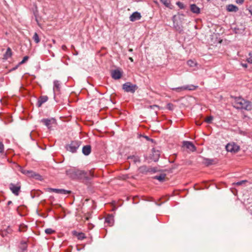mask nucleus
<instances>
[{"mask_svg": "<svg viewBox=\"0 0 252 252\" xmlns=\"http://www.w3.org/2000/svg\"><path fill=\"white\" fill-rule=\"evenodd\" d=\"M175 107L173 104L171 103H168L166 105V108L169 110H173Z\"/></svg>", "mask_w": 252, "mask_h": 252, "instance_id": "473e14b6", "label": "nucleus"}, {"mask_svg": "<svg viewBox=\"0 0 252 252\" xmlns=\"http://www.w3.org/2000/svg\"><path fill=\"white\" fill-rule=\"evenodd\" d=\"M173 23L174 27L177 31H179V32H181L183 31V27L182 26L176 23L175 21H173Z\"/></svg>", "mask_w": 252, "mask_h": 252, "instance_id": "a878e982", "label": "nucleus"}, {"mask_svg": "<svg viewBox=\"0 0 252 252\" xmlns=\"http://www.w3.org/2000/svg\"><path fill=\"white\" fill-rule=\"evenodd\" d=\"M128 51L130 52H132L133 51V49H129Z\"/></svg>", "mask_w": 252, "mask_h": 252, "instance_id": "603ef678", "label": "nucleus"}, {"mask_svg": "<svg viewBox=\"0 0 252 252\" xmlns=\"http://www.w3.org/2000/svg\"><path fill=\"white\" fill-rule=\"evenodd\" d=\"M213 120V117L212 116H210L206 118L205 121L208 124H211V123H212Z\"/></svg>", "mask_w": 252, "mask_h": 252, "instance_id": "f704fd0d", "label": "nucleus"}, {"mask_svg": "<svg viewBox=\"0 0 252 252\" xmlns=\"http://www.w3.org/2000/svg\"><path fill=\"white\" fill-rule=\"evenodd\" d=\"M81 144V142L78 140L71 141L69 144L66 145L65 149L67 151L75 153Z\"/></svg>", "mask_w": 252, "mask_h": 252, "instance_id": "7ed1b4c3", "label": "nucleus"}, {"mask_svg": "<svg viewBox=\"0 0 252 252\" xmlns=\"http://www.w3.org/2000/svg\"><path fill=\"white\" fill-rule=\"evenodd\" d=\"M190 63H192V61L191 60H189L188 61V64L189 65H191V64H190Z\"/></svg>", "mask_w": 252, "mask_h": 252, "instance_id": "3c124183", "label": "nucleus"}, {"mask_svg": "<svg viewBox=\"0 0 252 252\" xmlns=\"http://www.w3.org/2000/svg\"><path fill=\"white\" fill-rule=\"evenodd\" d=\"M160 1L167 7H169L170 5V0H160Z\"/></svg>", "mask_w": 252, "mask_h": 252, "instance_id": "c756f323", "label": "nucleus"}, {"mask_svg": "<svg viewBox=\"0 0 252 252\" xmlns=\"http://www.w3.org/2000/svg\"><path fill=\"white\" fill-rule=\"evenodd\" d=\"M196 124H197L198 125H200V124H199V123H196Z\"/></svg>", "mask_w": 252, "mask_h": 252, "instance_id": "13d9d810", "label": "nucleus"}, {"mask_svg": "<svg viewBox=\"0 0 252 252\" xmlns=\"http://www.w3.org/2000/svg\"><path fill=\"white\" fill-rule=\"evenodd\" d=\"M66 175L72 179L81 180L83 181H89L94 177V173L91 170H81L74 168L66 170Z\"/></svg>", "mask_w": 252, "mask_h": 252, "instance_id": "f257e3e1", "label": "nucleus"}, {"mask_svg": "<svg viewBox=\"0 0 252 252\" xmlns=\"http://www.w3.org/2000/svg\"><path fill=\"white\" fill-rule=\"evenodd\" d=\"M234 102H233V107L237 109H244L247 111H250L252 109V103L242 97H233Z\"/></svg>", "mask_w": 252, "mask_h": 252, "instance_id": "f03ea898", "label": "nucleus"}, {"mask_svg": "<svg viewBox=\"0 0 252 252\" xmlns=\"http://www.w3.org/2000/svg\"><path fill=\"white\" fill-rule=\"evenodd\" d=\"M48 99V97L46 95H42L39 97L36 103V106L38 107L41 106L43 103L46 102Z\"/></svg>", "mask_w": 252, "mask_h": 252, "instance_id": "ddd939ff", "label": "nucleus"}, {"mask_svg": "<svg viewBox=\"0 0 252 252\" xmlns=\"http://www.w3.org/2000/svg\"><path fill=\"white\" fill-rule=\"evenodd\" d=\"M12 201H8V202H7V205H10L11 204H12Z\"/></svg>", "mask_w": 252, "mask_h": 252, "instance_id": "8fccbe9b", "label": "nucleus"}, {"mask_svg": "<svg viewBox=\"0 0 252 252\" xmlns=\"http://www.w3.org/2000/svg\"><path fill=\"white\" fill-rule=\"evenodd\" d=\"M160 152L158 150H156L155 148H153L152 153L150 154L149 158L152 161L156 162L158 160Z\"/></svg>", "mask_w": 252, "mask_h": 252, "instance_id": "9d476101", "label": "nucleus"}, {"mask_svg": "<svg viewBox=\"0 0 252 252\" xmlns=\"http://www.w3.org/2000/svg\"><path fill=\"white\" fill-rule=\"evenodd\" d=\"M236 2L238 4H242L244 3V0H236Z\"/></svg>", "mask_w": 252, "mask_h": 252, "instance_id": "c03bdc74", "label": "nucleus"}, {"mask_svg": "<svg viewBox=\"0 0 252 252\" xmlns=\"http://www.w3.org/2000/svg\"><path fill=\"white\" fill-rule=\"evenodd\" d=\"M75 233H76V236H77L78 239L79 240H83L86 238L85 235L84 233H77L76 232H75Z\"/></svg>", "mask_w": 252, "mask_h": 252, "instance_id": "c85d7f7f", "label": "nucleus"}, {"mask_svg": "<svg viewBox=\"0 0 252 252\" xmlns=\"http://www.w3.org/2000/svg\"><path fill=\"white\" fill-rule=\"evenodd\" d=\"M237 29L236 28H235V33H238V32L237 31Z\"/></svg>", "mask_w": 252, "mask_h": 252, "instance_id": "864d4df0", "label": "nucleus"}, {"mask_svg": "<svg viewBox=\"0 0 252 252\" xmlns=\"http://www.w3.org/2000/svg\"><path fill=\"white\" fill-rule=\"evenodd\" d=\"M250 12L251 15H252V11L250 10Z\"/></svg>", "mask_w": 252, "mask_h": 252, "instance_id": "5fc2aeb1", "label": "nucleus"}, {"mask_svg": "<svg viewBox=\"0 0 252 252\" xmlns=\"http://www.w3.org/2000/svg\"><path fill=\"white\" fill-rule=\"evenodd\" d=\"M29 58V57L28 56H25L23 58L22 61L21 62H20L19 64H22L24 63L27 61L28 60Z\"/></svg>", "mask_w": 252, "mask_h": 252, "instance_id": "4c0bfd02", "label": "nucleus"}, {"mask_svg": "<svg viewBox=\"0 0 252 252\" xmlns=\"http://www.w3.org/2000/svg\"><path fill=\"white\" fill-rule=\"evenodd\" d=\"M128 59L130 61V62H133V59H132V57H129Z\"/></svg>", "mask_w": 252, "mask_h": 252, "instance_id": "09e8293b", "label": "nucleus"}, {"mask_svg": "<svg viewBox=\"0 0 252 252\" xmlns=\"http://www.w3.org/2000/svg\"><path fill=\"white\" fill-rule=\"evenodd\" d=\"M105 222L108 223L110 226L113 225L114 222V217L112 215H109L105 218Z\"/></svg>", "mask_w": 252, "mask_h": 252, "instance_id": "a211bd4d", "label": "nucleus"}, {"mask_svg": "<svg viewBox=\"0 0 252 252\" xmlns=\"http://www.w3.org/2000/svg\"><path fill=\"white\" fill-rule=\"evenodd\" d=\"M182 147L184 148H186L187 150H189V152H194L196 151V148L195 145L193 144L192 142L188 141H184L183 142V146Z\"/></svg>", "mask_w": 252, "mask_h": 252, "instance_id": "0eeeda50", "label": "nucleus"}, {"mask_svg": "<svg viewBox=\"0 0 252 252\" xmlns=\"http://www.w3.org/2000/svg\"><path fill=\"white\" fill-rule=\"evenodd\" d=\"M12 230L10 227H8L6 229L3 230L0 232V235L2 237L7 236L8 234L12 233Z\"/></svg>", "mask_w": 252, "mask_h": 252, "instance_id": "aec40b11", "label": "nucleus"}, {"mask_svg": "<svg viewBox=\"0 0 252 252\" xmlns=\"http://www.w3.org/2000/svg\"><path fill=\"white\" fill-rule=\"evenodd\" d=\"M196 124H197L198 125H200V124H199V123H196Z\"/></svg>", "mask_w": 252, "mask_h": 252, "instance_id": "4d7b16f0", "label": "nucleus"}, {"mask_svg": "<svg viewBox=\"0 0 252 252\" xmlns=\"http://www.w3.org/2000/svg\"><path fill=\"white\" fill-rule=\"evenodd\" d=\"M226 10L229 12H237L238 11L239 8L236 5L230 4L227 5Z\"/></svg>", "mask_w": 252, "mask_h": 252, "instance_id": "6ab92c4d", "label": "nucleus"}, {"mask_svg": "<svg viewBox=\"0 0 252 252\" xmlns=\"http://www.w3.org/2000/svg\"><path fill=\"white\" fill-rule=\"evenodd\" d=\"M247 182L248 181L247 180H242V181H239V182H238L236 183H233V185H236V186H241V185H242L243 184H244V183H247Z\"/></svg>", "mask_w": 252, "mask_h": 252, "instance_id": "c9c22d12", "label": "nucleus"}, {"mask_svg": "<svg viewBox=\"0 0 252 252\" xmlns=\"http://www.w3.org/2000/svg\"><path fill=\"white\" fill-rule=\"evenodd\" d=\"M12 55V51L10 49V48L8 47L4 55V59H7L8 58L11 57Z\"/></svg>", "mask_w": 252, "mask_h": 252, "instance_id": "393cba45", "label": "nucleus"}, {"mask_svg": "<svg viewBox=\"0 0 252 252\" xmlns=\"http://www.w3.org/2000/svg\"><path fill=\"white\" fill-rule=\"evenodd\" d=\"M249 57L247 58V61L249 63H250L252 64V53H249Z\"/></svg>", "mask_w": 252, "mask_h": 252, "instance_id": "ea45409f", "label": "nucleus"}, {"mask_svg": "<svg viewBox=\"0 0 252 252\" xmlns=\"http://www.w3.org/2000/svg\"><path fill=\"white\" fill-rule=\"evenodd\" d=\"M4 152V146L1 141L0 140V155L3 154Z\"/></svg>", "mask_w": 252, "mask_h": 252, "instance_id": "2f4dec72", "label": "nucleus"}, {"mask_svg": "<svg viewBox=\"0 0 252 252\" xmlns=\"http://www.w3.org/2000/svg\"><path fill=\"white\" fill-rule=\"evenodd\" d=\"M45 232L47 234H52L55 232V231L51 228H47L45 230Z\"/></svg>", "mask_w": 252, "mask_h": 252, "instance_id": "72a5a7b5", "label": "nucleus"}, {"mask_svg": "<svg viewBox=\"0 0 252 252\" xmlns=\"http://www.w3.org/2000/svg\"><path fill=\"white\" fill-rule=\"evenodd\" d=\"M190 7V10L192 12L195 13V14L200 13V9L195 4H191Z\"/></svg>", "mask_w": 252, "mask_h": 252, "instance_id": "412c9836", "label": "nucleus"}, {"mask_svg": "<svg viewBox=\"0 0 252 252\" xmlns=\"http://www.w3.org/2000/svg\"><path fill=\"white\" fill-rule=\"evenodd\" d=\"M27 226L24 224H20L19 227V231L20 232H25L27 229Z\"/></svg>", "mask_w": 252, "mask_h": 252, "instance_id": "cd10ccee", "label": "nucleus"}, {"mask_svg": "<svg viewBox=\"0 0 252 252\" xmlns=\"http://www.w3.org/2000/svg\"><path fill=\"white\" fill-rule=\"evenodd\" d=\"M150 107L152 109H154V108H155V107L158 108V106L156 105H151V106H150Z\"/></svg>", "mask_w": 252, "mask_h": 252, "instance_id": "a18cd8bd", "label": "nucleus"}, {"mask_svg": "<svg viewBox=\"0 0 252 252\" xmlns=\"http://www.w3.org/2000/svg\"><path fill=\"white\" fill-rule=\"evenodd\" d=\"M166 177L165 174H160L159 175H156L153 177V179L158 180L160 182H163L165 181Z\"/></svg>", "mask_w": 252, "mask_h": 252, "instance_id": "5701e85b", "label": "nucleus"}, {"mask_svg": "<svg viewBox=\"0 0 252 252\" xmlns=\"http://www.w3.org/2000/svg\"><path fill=\"white\" fill-rule=\"evenodd\" d=\"M111 76L114 79H119L121 78L122 74L120 70L115 69L112 71Z\"/></svg>", "mask_w": 252, "mask_h": 252, "instance_id": "4468645a", "label": "nucleus"}, {"mask_svg": "<svg viewBox=\"0 0 252 252\" xmlns=\"http://www.w3.org/2000/svg\"><path fill=\"white\" fill-rule=\"evenodd\" d=\"M196 124H197L198 125H200V124H199V123H196Z\"/></svg>", "mask_w": 252, "mask_h": 252, "instance_id": "6e6d98bb", "label": "nucleus"}, {"mask_svg": "<svg viewBox=\"0 0 252 252\" xmlns=\"http://www.w3.org/2000/svg\"><path fill=\"white\" fill-rule=\"evenodd\" d=\"M242 65L245 68H247L248 66V65L246 63H242Z\"/></svg>", "mask_w": 252, "mask_h": 252, "instance_id": "de8ad7c7", "label": "nucleus"}, {"mask_svg": "<svg viewBox=\"0 0 252 252\" xmlns=\"http://www.w3.org/2000/svg\"><path fill=\"white\" fill-rule=\"evenodd\" d=\"M203 162L206 166H208L216 164L217 161L215 159L205 158Z\"/></svg>", "mask_w": 252, "mask_h": 252, "instance_id": "f3484780", "label": "nucleus"}, {"mask_svg": "<svg viewBox=\"0 0 252 252\" xmlns=\"http://www.w3.org/2000/svg\"><path fill=\"white\" fill-rule=\"evenodd\" d=\"M198 88L197 86H194L193 85H186L182 87L173 88L172 90L177 92H180L186 90L193 91L196 90Z\"/></svg>", "mask_w": 252, "mask_h": 252, "instance_id": "423d86ee", "label": "nucleus"}, {"mask_svg": "<svg viewBox=\"0 0 252 252\" xmlns=\"http://www.w3.org/2000/svg\"><path fill=\"white\" fill-rule=\"evenodd\" d=\"M28 241L21 240L18 245V252H26L28 250Z\"/></svg>", "mask_w": 252, "mask_h": 252, "instance_id": "6e6552de", "label": "nucleus"}, {"mask_svg": "<svg viewBox=\"0 0 252 252\" xmlns=\"http://www.w3.org/2000/svg\"><path fill=\"white\" fill-rule=\"evenodd\" d=\"M149 172L155 173L157 171L156 168H151V167H149Z\"/></svg>", "mask_w": 252, "mask_h": 252, "instance_id": "37998d69", "label": "nucleus"}, {"mask_svg": "<svg viewBox=\"0 0 252 252\" xmlns=\"http://www.w3.org/2000/svg\"><path fill=\"white\" fill-rule=\"evenodd\" d=\"M149 167H147L146 165H143L139 167L138 170L140 173L142 174H146L149 172Z\"/></svg>", "mask_w": 252, "mask_h": 252, "instance_id": "b1692460", "label": "nucleus"}, {"mask_svg": "<svg viewBox=\"0 0 252 252\" xmlns=\"http://www.w3.org/2000/svg\"><path fill=\"white\" fill-rule=\"evenodd\" d=\"M176 4L180 7V9H184L185 8L184 4L180 1L177 2Z\"/></svg>", "mask_w": 252, "mask_h": 252, "instance_id": "58836bf2", "label": "nucleus"}, {"mask_svg": "<svg viewBox=\"0 0 252 252\" xmlns=\"http://www.w3.org/2000/svg\"><path fill=\"white\" fill-rule=\"evenodd\" d=\"M226 150L227 152L232 153H237L240 150V147L234 143H229L226 145L225 147Z\"/></svg>", "mask_w": 252, "mask_h": 252, "instance_id": "1a4fd4ad", "label": "nucleus"}, {"mask_svg": "<svg viewBox=\"0 0 252 252\" xmlns=\"http://www.w3.org/2000/svg\"><path fill=\"white\" fill-rule=\"evenodd\" d=\"M25 175H27V176H30V177H34V176H36L37 175L33 171H32L31 170H27L26 174Z\"/></svg>", "mask_w": 252, "mask_h": 252, "instance_id": "7c9ffc66", "label": "nucleus"}, {"mask_svg": "<svg viewBox=\"0 0 252 252\" xmlns=\"http://www.w3.org/2000/svg\"><path fill=\"white\" fill-rule=\"evenodd\" d=\"M141 18V14L138 12H133L130 16V20L132 22H134L136 20H139Z\"/></svg>", "mask_w": 252, "mask_h": 252, "instance_id": "2eb2a0df", "label": "nucleus"}, {"mask_svg": "<svg viewBox=\"0 0 252 252\" xmlns=\"http://www.w3.org/2000/svg\"><path fill=\"white\" fill-rule=\"evenodd\" d=\"M123 89L126 92L134 93L138 89V87L135 84H132L130 82H126L123 85Z\"/></svg>", "mask_w": 252, "mask_h": 252, "instance_id": "20e7f679", "label": "nucleus"}, {"mask_svg": "<svg viewBox=\"0 0 252 252\" xmlns=\"http://www.w3.org/2000/svg\"><path fill=\"white\" fill-rule=\"evenodd\" d=\"M128 158L133 159L135 162H136L137 161H138V162L140 161L139 158L138 157H135L134 156L129 157Z\"/></svg>", "mask_w": 252, "mask_h": 252, "instance_id": "e433bc0d", "label": "nucleus"}, {"mask_svg": "<svg viewBox=\"0 0 252 252\" xmlns=\"http://www.w3.org/2000/svg\"><path fill=\"white\" fill-rule=\"evenodd\" d=\"M91 146L89 145L84 146L82 148V153L85 156H88L91 152Z\"/></svg>", "mask_w": 252, "mask_h": 252, "instance_id": "dca6fc26", "label": "nucleus"}, {"mask_svg": "<svg viewBox=\"0 0 252 252\" xmlns=\"http://www.w3.org/2000/svg\"><path fill=\"white\" fill-rule=\"evenodd\" d=\"M61 88V85L59 81L55 80L54 81V87L53 90L54 92H60Z\"/></svg>", "mask_w": 252, "mask_h": 252, "instance_id": "4be33fe9", "label": "nucleus"}, {"mask_svg": "<svg viewBox=\"0 0 252 252\" xmlns=\"http://www.w3.org/2000/svg\"><path fill=\"white\" fill-rule=\"evenodd\" d=\"M140 136H142L144 138H145L147 141H151L152 142H154V139H151L150 138V137H149L148 136H146V135H140Z\"/></svg>", "mask_w": 252, "mask_h": 252, "instance_id": "a19ab883", "label": "nucleus"}, {"mask_svg": "<svg viewBox=\"0 0 252 252\" xmlns=\"http://www.w3.org/2000/svg\"><path fill=\"white\" fill-rule=\"evenodd\" d=\"M47 190L49 191L55 192L57 193L67 194L71 193V191L65 190L64 189H58L53 188H47Z\"/></svg>", "mask_w": 252, "mask_h": 252, "instance_id": "f8f14e48", "label": "nucleus"}, {"mask_svg": "<svg viewBox=\"0 0 252 252\" xmlns=\"http://www.w3.org/2000/svg\"><path fill=\"white\" fill-rule=\"evenodd\" d=\"M62 49H63V50H66V49L67 47H66V46L65 45H63L62 46Z\"/></svg>", "mask_w": 252, "mask_h": 252, "instance_id": "49530a36", "label": "nucleus"}, {"mask_svg": "<svg viewBox=\"0 0 252 252\" xmlns=\"http://www.w3.org/2000/svg\"><path fill=\"white\" fill-rule=\"evenodd\" d=\"M32 39L36 43H38L40 41V39L39 38V36L36 32H34L32 36Z\"/></svg>", "mask_w": 252, "mask_h": 252, "instance_id": "bb28decb", "label": "nucleus"}, {"mask_svg": "<svg viewBox=\"0 0 252 252\" xmlns=\"http://www.w3.org/2000/svg\"><path fill=\"white\" fill-rule=\"evenodd\" d=\"M41 122L50 129L52 125L56 124V120L53 118L51 119H43L41 120Z\"/></svg>", "mask_w": 252, "mask_h": 252, "instance_id": "9b49d317", "label": "nucleus"}, {"mask_svg": "<svg viewBox=\"0 0 252 252\" xmlns=\"http://www.w3.org/2000/svg\"><path fill=\"white\" fill-rule=\"evenodd\" d=\"M9 188L14 195L16 196L19 195L21 189V184L20 182H18L16 184L11 183L9 184Z\"/></svg>", "mask_w": 252, "mask_h": 252, "instance_id": "39448f33", "label": "nucleus"}, {"mask_svg": "<svg viewBox=\"0 0 252 252\" xmlns=\"http://www.w3.org/2000/svg\"><path fill=\"white\" fill-rule=\"evenodd\" d=\"M19 170L24 174H26V169H24L22 166H19Z\"/></svg>", "mask_w": 252, "mask_h": 252, "instance_id": "79ce46f5", "label": "nucleus"}]
</instances>
